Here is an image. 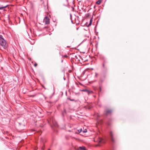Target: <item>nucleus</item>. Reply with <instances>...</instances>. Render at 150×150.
Here are the masks:
<instances>
[{"label":"nucleus","instance_id":"nucleus-1","mask_svg":"<svg viewBox=\"0 0 150 150\" xmlns=\"http://www.w3.org/2000/svg\"><path fill=\"white\" fill-rule=\"evenodd\" d=\"M0 44L4 49H5L8 46L7 42L1 35H0Z\"/></svg>","mask_w":150,"mask_h":150},{"label":"nucleus","instance_id":"nucleus-2","mask_svg":"<svg viewBox=\"0 0 150 150\" xmlns=\"http://www.w3.org/2000/svg\"><path fill=\"white\" fill-rule=\"evenodd\" d=\"M44 22L45 23V24H48L50 23V19L47 17H45L44 20Z\"/></svg>","mask_w":150,"mask_h":150},{"label":"nucleus","instance_id":"nucleus-3","mask_svg":"<svg viewBox=\"0 0 150 150\" xmlns=\"http://www.w3.org/2000/svg\"><path fill=\"white\" fill-rule=\"evenodd\" d=\"M103 141V139L101 137H99L98 140H96V139L94 140V141L97 142L99 143H101Z\"/></svg>","mask_w":150,"mask_h":150},{"label":"nucleus","instance_id":"nucleus-4","mask_svg":"<svg viewBox=\"0 0 150 150\" xmlns=\"http://www.w3.org/2000/svg\"><path fill=\"white\" fill-rule=\"evenodd\" d=\"M78 150H87V149L84 146L79 147L78 149Z\"/></svg>","mask_w":150,"mask_h":150},{"label":"nucleus","instance_id":"nucleus-5","mask_svg":"<svg viewBox=\"0 0 150 150\" xmlns=\"http://www.w3.org/2000/svg\"><path fill=\"white\" fill-rule=\"evenodd\" d=\"M110 137H111V138L112 141L113 142H114L115 141V139H114V138H113V134L112 132H110Z\"/></svg>","mask_w":150,"mask_h":150},{"label":"nucleus","instance_id":"nucleus-6","mask_svg":"<svg viewBox=\"0 0 150 150\" xmlns=\"http://www.w3.org/2000/svg\"><path fill=\"white\" fill-rule=\"evenodd\" d=\"M102 1L101 0H98L96 2V4L98 5H100Z\"/></svg>","mask_w":150,"mask_h":150},{"label":"nucleus","instance_id":"nucleus-7","mask_svg":"<svg viewBox=\"0 0 150 150\" xmlns=\"http://www.w3.org/2000/svg\"><path fill=\"white\" fill-rule=\"evenodd\" d=\"M111 110H108L106 111V115H108V114L111 113Z\"/></svg>","mask_w":150,"mask_h":150},{"label":"nucleus","instance_id":"nucleus-8","mask_svg":"<svg viewBox=\"0 0 150 150\" xmlns=\"http://www.w3.org/2000/svg\"><path fill=\"white\" fill-rule=\"evenodd\" d=\"M82 91H83L86 92L88 93V94H89L90 92V91H89L86 89H83V90H82Z\"/></svg>","mask_w":150,"mask_h":150},{"label":"nucleus","instance_id":"nucleus-9","mask_svg":"<svg viewBox=\"0 0 150 150\" xmlns=\"http://www.w3.org/2000/svg\"><path fill=\"white\" fill-rule=\"evenodd\" d=\"M7 6L8 5H6V6H0V10H2V9H3L4 8H6V7H7Z\"/></svg>","mask_w":150,"mask_h":150},{"label":"nucleus","instance_id":"nucleus-10","mask_svg":"<svg viewBox=\"0 0 150 150\" xmlns=\"http://www.w3.org/2000/svg\"><path fill=\"white\" fill-rule=\"evenodd\" d=\"M82 130V129H81L79 130H78V132H76V133H80V132H81Z\"/></svg>","mask_w":150,"mask_h":150},{"label":"nucleus","instance_id":"nucleus-11","mask_svg":"<svg viewBox=\"0 0 150 150\" xmlns=\"http://www.w3.org/2000/svg\"><path fill=\"white\" fill-rule=\"evenodd\" d=\"M92 19H91L90 20V23H89V25H91L92 24Z\"/></svg>","mask_w":150,"mask_h":150},{"label":"nucleus","instance_id":"nucleus-12","mask_svg":"<svg viewBox=\"0 0 150 150\" xmlns=\"http://www.w3.org/2000/svg\"><path fill=\"white\" fill-rule=\"evenodd\" d=\"M67 99H69L71 101H74V99H71L69 98H67Z\"/></svg>","mask_w":150,"mask_h":150},{"label":"nucleus","instance_id":"nucleus-13","mask_svg":"<svg viewBox=\"0 0 150 150\" xmlns=\"http://www.w3.org/2000/svg\"><path fill=\"white\" fill-rule=\"evenodd\" d=\"M98 76V73H96L95 74V76L97 77Z\"/></svg>","mask_w":150,"mask_h":150},{"label":"nucleus","instance_id":"nucleus-14","mask_svg":"<svg viewBox=\"0 0 150 150\" xmlns=\"http://www.w3.org/2000/svg\"><path fill=\"white\" fill-rule=\"evenodd\" d=\"M83 132L86 133L87 132V130L86 129H85L83 131Z\"/></svg>","mask_w":150,"mask_h":150},{"label":"nucleus","instance_id":"nucleus-15","mask_svg":"<svg viewBox=\"0 0 150 150\" xmlns=\"http://www.w3.org/2000/svg\"><path fill=\"white\" fill-rule=\"evenodd\" d=\"M64 113H66V110L65 109H64V111L63 112V114H64Z\"/></svg>","mask_w":150,"mask_h":150},{"label":"nucleus","instance_id":"nucleus-16","mask_svg":"<svg viewBox=\"0 0 150 150\" xmlns=\"http://www.w3.org/2000/svg\"><path fill=\"white\" fill-rule=\"evenodd\" d=\"M34 66L35 67H36L37 66V63H35V64H34Z\"/></svg>","mask_w":150,"mask_h":150},{"label":"nucleus","instance_id":"nucleus-17","mask_svg":"<svg viewBox=\"0 0 150 150\" xmlns=\"http://www.w3.org/2000/svg\"><path fill=\"white\" fill-rule=\"evenodd\" d=\"M99 89H100V92H101V88L100 87H99Z\"/></svg>","mask_w":150,"mask_h":150},{"label":"nucleus","instance_id":"nucleus-18","mask_svg":"<svg viewBox=\"0 0 150 150\" xmlns=\"http://www.w3.org/2000/svg\"><path fill=\"white\" fill-rule=\"evenodd\" d=\"M95 7H96V6H94V8H95Z\"/></svg>","mask_w":150,"mask_h":150},{"label":"nucleus","instance_id":"nucleus-19","mask_svg":"<svg viewBox=\"0 0 150 150\" xmlns=\"http://www.w3.org/2000/svg\"><path fill=\"white\" fill-rule=\"evenodd\" d=\"M87 14L88 15V16L89 15V14Z\"/></svg>","mask_w":150,"mask_h":150},{"label":"nucleus","instance_id":"nucleus-20","mask_svg":"<svg viewBox=\"0 0 150 150\" xmlns=\"http://www.w3.org/2000/svg\"><path fill=\"white\" fill-rule=\"evenodd\" d=\"M103 81H101V83H102L103 82Z\"/></svg>","mask_w":150,"mask_h":150}]
</instances>
